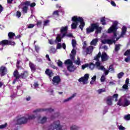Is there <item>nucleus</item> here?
I'll return each mask as SVG.
<instances>
[{"label": "nucleus", "mask_w": 130, "mask_h": 130, "mask_svg": "<svg viewBox=\"0 0 130 130\" xmlns=\"http://www.w3.org/2000/svg\"><path fill=\"white\" fill-rule=\"evenodd\" d=\"M117 22L115 21L113 23V24L111 27H110L107 31V33H113V38L112 40H107V44H113L115 43L117 40L119 39V38H116V30H117ZM116 39V40H114Z\"/></svg>", "instance_id": "nucleus-1"}, {"label": "nucleus", "mask_w": 130, "mask_h": 130, "mask_svg": "<svg viewBox=\"0 0 130 130\" xmlns=\"http://www.w3.org/2000/svg\"><path fill=\"white\" fill-rule=\"evenodd\" d=\"M72 21L74 22L71 24L72 29H77V26H78V23H80L79 25V28L83 31V28L85 26V22H84V19L81 17H78L75 16L72 17Z\"/></svg>", "instance_id": "nucleus-2"}, {"label": "nucleus", "mask_w": 130, "mask_h": 130, "mask_svg": "<svg viewBox=\"0 0 130 130\" xmlns=\"http://www.w3.org/2000/svg\"><path fill=\"white\" fill-rule=\"evenodd\" d=\"M101 57V59L102 61H106V60H108L109 57L107 55V54L105 52H103L101 55V52H99L98 55L94 57V60L99 61V58Z\"/></svg>", "instance_id": "nucleus-3"}, {"label": "nucleus", "mask_w": 130, "mask_h": 130, "mask_svg": "<svg viewBox=\"0 0 130 130\" xmlns=\"http://www.w3.org/2000/svg\"><path fill=\"white\" fill-rule=\"evenodd\" d=\"M117 98H118V94L115 93L113 96H108L107 98V103L108 105H112V101L115 100L116 102L117 101Z\"/></svg>", "instance_id": "nucleus-4"}, {"label": "nucleus", "mask_w": 130, "mask_h": 130, "mask_svg": "<svg viewBox=\"0 0 130 130\" xmlns=\"http://www.w3.org/2000/svg\"><path fill=\"white\" fill-rule=\"evenodd\" d=\"M95 66L98 70H101V71H104V74L105 76H107L109 73V70H106L105 68H104V66H101V63L99 61H96L95 63Z\"/></svg>", "instance_id": "nucleus-5"}, {"label": "nucleus", "mask_w": 130, "mask_h": 130, "mask_svg": "<svg viewBox=\"0 0 130 130\" xmlns=\"http://www.w3.org/2000/svg\"><path fill=\"white\" fill-rule=\"evenodd\" d=\"M124 98V96H122L121 99L119 100L117 105H119V106H123V107H125L126 106H128L130 104V101L125 99L123 102H121V99Z\"/></svg>", "instance_id": "nucleus-6"}, {"label": "nucleus", "mask_w": 130, "mask_h": 130, "mask_svg": "<svg viewBox=\"0 0 130 130\" xmlns=\"http://www.w3.org/2000/svg\"><path fill=\"white\" fill-rule=\"evenodd\" d=\"M51 129H56V130H61V126L59 125V121L55 122L52 125L50 126Z\"/></svg>", "instance_id": "nucleus-7"}, {"label": "nucleus", "mask_w": 130, "mask_h": 130, "mask_svg": "<svg viewBox=\"0 0 130 130\" xmlns=\"http://www.w3.org/2000/svg\"><path fill=\"white\" fill-rule=\"evenodd\" d=\"M16 44L14 42H12L8 40H4L0 42V45L5 46V45H15Z\"/></svg>", "instance_id": "nucleus-8"}, {"label": "nucleus", "mask_w": 130, "mask_h": 130, "mask_svg": "<svg viewBox=\"0 0 130 130\" xmlns=\"http://www.w3.org/2000/svg\"><path fill=\"white\" fill-rule=\"evenodd\" d=\"M88 79H89V74H86L84 77H81L79 79V82H82L83 84H88Z\"/></svg>", "instance_id": "nucleus-9"}, {"label": "nucleus", "mask_w": 130, "mask_h": 130, "mask_svg": "<svg viewBox=\"0 0 130 130\" xmlns=\"http://www.w3.org/2000/svg\"><path fill=\"white\" fill-rule=\"evenodd\" d=\"M96 27H97V26L96 25V23L91 24V26L86 28V33H87V34H89V33L94 32L95 28H96Z\"/></svg>", "instance_id": "nucleus-10"}, {"label": "nucleus", "mask_w": 130, "mask_h": 130, "mask_svg": "<svg viewBox=\"0 0 130 130\" xmlns=\"http://www.w3.org/2000/svg\"><path fill=\"white\" fill-rule=\"evenodd\" d=\"M59 83H60V77L58 76H54L52 79L53 85L56 86V85H58Z\"/></svg>", "instance_id": "nucleus-11"}, {"label": "nucleus", "mask_w": 130, "mask_h": 130, "mask_svg": "<svg viewBox=\"0 0 130 130\" xmlns=\"http://www.w3.org/2000/svg\"><path fill=\"white\" fill-rule=\"evenodd\" d=\"M27 121H28V119L25 118L24 117H22L17 120V124H23L24 123H26Z\"/></svg>", "instance_id": "nucleus-12"}, {"label": "nucleus", "mask_w": 130, "mask_h": 130, "mask_svg": "<svg viewBox=\"0 0 130 130\" xmlns=\"http://www.w3.org/2000/svg\"><path fill=\"white\" fill-rule=\"evenodd\" d=\"M67 33H68V26H63L61 27L60 34L63 36H67Z\"/></svg>", "instance_id": "nucleus-13"}, {"label": "nucleus", "mask_w": 130, "mask_h": 130, "mask_svg": "<svg viewBox=\"0 0 130 130\" xmlns=\"http://www.w3.org/2000/svg\"><path fill=\"white\" fill-rule=\"evenodd\" d=\"M128 84H129V79L126 78L125 83L122 86L123 89L124 90H128Z\"/></svg>", "instance_id": "nucleus-14"}, {"label": "nucleus", "mask_w": 130, "mask_h": 130, "mask_svg": "<svg viewBox=\"0 0 130 130\" xmlns=\"http://www.w3.org/2000/svg\"><path fill=\"white\" fill-rule=\"evenodd\" d=\"M94 47L93 46H90L86 48V53L87 54H91L93 52Z\"/></svg>", "instance_id": "nucleus-15"}, {"label": "nucleus", "mask_w": 130, "mask_h": 130, "mask_svg": "<svg viewBox=\"0 0 130 130\" xmlns=\"http://www.w3.org/2000/svg\"><path fill=\"white\" fill-rule=\"evenodd\" d=\"M6 73H7V68L5 67H1L0 68V74L1 76H5Z\"/></svg>", "instance_id": "nucleus-16"}, {"label": "nucleus", "mask_w": 130, "mask_h": 130, "mask_svg": "<svg viewBox=\"0 0 130 130\" xmlns=\"http://www.w3.org/2000/svg\"><path fill=\"white\" fill-rule=\"evenodd\" d=\"M63 37H64V36H62L60 34L57 35L56 39L55 40V42H60L61 41L62 38H63Z\"/></svg>", "instance_id": "nucleus-17"}, {"label": "nucleus", "mask_w": 130, "mask_h": 130, "mask_svg": "<svg viewBox=\"0 0 130 130\" xmlns=\"http://www.w3.org/2000/svg\"><path fill=\"white\" fill-rule=\"evenodd\" d=\"M13 76L16 78V80H18V79H20L21 78V75L19 74V72H18V70H15L13 73Z\"/></svg>", "instance_id": "nucleus-18"}, {"label": "nucleus", "mask_w": 130, "mask_h": 130, "mask_svg": "<svg viewBox=\"0 0 130 130\" xmlns=\"http://www.w3.org/2000/svg\"><path fill=\"white\" fill-rule=\"evenodd\" d=\"M29 68H30L31 72H35L36 71V65L34 64L33 63L30 62L29 63Z\"/></svg>", "instance_id": "nucleus-19"}, {"label": "nucleus", "mask_w": 130, "mask_h": 130, "mask_svg": "<svg viewBox=\"0 0 130 130\" xmlns=\"http://www.w3.org/2000/svg\"><path fill=\"white\" fill-rule=\"evenodd\" d=\"M67 69L69 72H74L77 69V67L76 66H74L72 65L68 66L67 67Z\"/></svg>", "instance_id": "nucleus-20"}, {"label": "nucleus", "mask_w": 130, "mask_h": 130, "mask_svg": "<svg viewBox=\"0 0 130 130\" xmlns=\"http://www.w3.org/2000/svg\"><path fill=\"white\" fill-rule=\"evenodd\" d=\"M126 32V27L123 26L122 28V31L120 36V38L123 37L124 35H125V32Z\"/></svg>", "instance_id": "nucleus-21"}, {"label": "nucleus", "mask_w": 130, "mask_h": 130, "mask_svg": "<svg viewBox=\"0 0 130 130\" xmlns=\"http://www.w3.org/2000/svg\"><path fill=\"white\" fill-rule=\"evenodd\" d=\"M76 50L73 49L72 50L71 53L70 54V57L71 59H74V58H75V56H76Z\"/></svg>", "instance_id": "nucleus-22"}, {"label": "nucleus", "mask_w": 130, "mask_h": 130, "mask_svg": "<svg viewBox=\"0 0 130 130\" xmlns=\"http://www.w3.org/2000/svg\"><path fill=\"white\" fill-rule=\"evenodd\" d=\"M98 42V38H95L93 39L91 42H90V45L93 46H96L97 45V43Z\"/></svg>", "instance_id": "nucleus-23"}, {"label": "nucleus", "mask_w": 130, "mask_h": 130, "mask_svg": "<svg viewBox=\"0 0 130 130\" xmlns=\"http://www.w3.org/2000/svg\"><path fill=\"white\" fill-rule=\"evenodd\" d=\"M8 37L9 39H15L14 37H16V34L13 32H10L8 34Z\"/></svg>", "instance_id": "nucleus-24"}, {"label": "nucleus", "mask_w": 130, "mask_h": 130, "mask_svg": "<svg viewBox=\"0 0 130 130\" xmlns=\"http://www.w3.org/2000/svg\"><path fill=\"white\" fill-rule=\"evenodd\" d=\"M45 73L50 77L53 76V73H52V71H50L49 69H47L45 71Z\"/></svg>", "instance_id": "nucleus-25"}, {"label": "nucleus", "mask_w": 130, "mask_h": 130, "mask_svg": "<svg viewBox=\"0 0 130 130\" xmlns=\"http://www.w3.org/2000/svg\"><path fill=\"white\" fill-rule=\"evenodd\" d=\"M95 25L96 26V27H94V29L96 30V33H101V30H102V27H99V25L98 24H95Z\"/></svg>", "instance_id": "nucleus-26"}, {"label": "nucleus", "mask_w": 130, "mask_h": 130, "mask_svg": "<svg viewBox=\"0 0 130 130\" xmlns=\"http://www.w3.org/2000/svg\"><path fill=\"white\" fill-rule=\"evenodd\" d=\"M26 77H28V72L27 71H24L20 75V78H22V79H25Z\"/></svg>", "instance_id": "nucleus-27"}, {"label": "nucleus", "mask_w": 130, "mask_h": 130, "mask_svg": "<svg viewBox=\"0 0 130 130\" xmlns=\"http://www.w3.org/2000/svg\"><path fill=\"white\" fill-rule=\"evenodd\" d=\"M65 64H68V66H73V61L71 59H68L64 62Z\"/></svg>", "instance_id": "nucleus-28"}, {"label": "nucleus", "mask_w": 130, "mask_h": 130, "mask_svg": "<svg viewBox=\"0 0 130 130\" xmlns=\"http://www.w3.org/2000/svg\"><path fill=\"white\" fill-rule=\"evenodd\" d=\"M88 67L90 70H94L95 67L96 68H97V67L96 66V64H94L93 63H89Z\"/></svg>", "instance_id": "nucleus-29"}, {"label": "nucleus", "mask_w": 130, "mask_h": 130, "mask_svg": "<svg viewBox=\"0 0 130 130\" xmlns=\"http://www.w3.org/2000/svg\"><path fill=\"white\" fill-rule=\"evenodd\" d=\"M59 10H56L54 11L53 13V17H58V16H59Z\"/></svg>", "instance_id": "nucleus-30"}, {"label": "nucleus", "mask_w": 130, "mask_h": 130, "mask_svg": "<svg viewBox=\"0 0 130 130\" xmlns=\"http://www.w3.org/2000/svg\"><path fill=\"white\" fill-rule=\"evenodd\" d=\"M28 11V7L24 6L22 8V12L23 14H27Z\"/></svg>", "instance_id": "nucleus-31"}, {"label": "nucleus", "mask_w": 130, "mask_h": 130, "mask_svg": "<svg viewBox=\"0 0 130 130\" xmlns=\"http://www.w3.org/2000/svg\"><path fill=\"white\" fill-rule=\"evenodd\" d=\"M120 44H118L115 46V51H118L120 49Z\"/></svg>", "instance_id": "nucleus-32"}, {"label": "nucleus", "mask_w": 130, "mask_h": 130, "mask_svg": "<svg viewBox=\"0 0 130 130\" xmlns=\"http://www.w3.org/2000/svg\"><path fill=\"white\" fill-rule=\"evenodd\" d=\"M72 44L73 48H75L76 47V46L77 45V41L75 40H72Z\"/></svg>", "instance_id": "nucleus-33"}, {"label": "nucleus", "mask_w": 130, "mask_h": 130, "mask_svg": "<svg viewBox=\"0 0 130 130\" xmlns=\"http://www.w3.org/2000/svg\"><path fill=\"white\" fill-rule=\"evenodd\" d=\"M50 53H55L56 52V49L53 47H51L50 50Z\"/></svg>", "instance_id": "nucleus-34"}, {"label": "nucleus", "mask_w": 130, "mask_h": 130, "mask_svg": "<svg viewBox=\"0 0 130 130\" xmlns=\"http://www.w3.org/2000/svg\"><path fill=\"white\" fill-rule=\"evenodd\" d=\"M74 62L76 64H77V66H80V64H81V60L80 59V58L78 57L77 60L75 61Z\"/></svg>", "instance_id": "nucleus-35"}, {"label": "nucleus", "mask_w": 130, "mask_h": 130, "mask_svg": "<svg viewBox=\"0 0 130 130\" xmlns=\"http://www.w3.org/2000/svg\"><path fill=\"white\" fill-rule=\"evenodd\" d=\"M57 64L58 67H60V68L62 67V62H61V61H60V60H58L57 61Z\"/></svg>", "instance_id": "nucleus-36"}, {"label": "nucleus", "mask_w": 130, "mask_h": 130, "mask_svg": "<svg viewBox=\"0 0 130 130\" xmlns=\"http://www.w3.org/2000/svg\"><path fill=\"white\" fill-rule=\"evenodd\" d=\"M105 80H106V78L105 77V75H102L101 78V83H103L105 82Z\"/></svg>", "instance_id": "nucleus-37"}, {"label": "nucleus", "mask_w": 130, "mask_h": 130, "mask_svg": "<svg viewBox=\"0 0 130 130\" xmlns=\"http://www.w3.org/2000/svg\"><path fill=\"white\" fill-rule=\"evenodd\" d=\"M124 118L125 120H130V114L125 115Z\"/></svg>", "instance_id": "nucleus-38"}, {"label": "nucleus", "mask_w": 130, "mask_h": 130, "mask_svg": "<svg viewBox=\"0 0 130 130\" xmlns=\"http://www.w3.org/2000/svg\"><path fill=\"white\" fill-rule=\"evenodd\" d=\"M22 5H23V6H26L27 7H28V6H30V2L25 1L22 3Z\"/></svg>", "instance_id": "nucleus-39"}, {"label": "nucleus", "mask_w": 130, "mask_h": 130, "mask_svg": "<svg viewBox=\"0 0 130 130\" xmlns=\"http://www.w3.org/2000/svg\"><path fill=\"white\" fill-rule=\"evenodd\" d=\"M123 75H124V73L123 72H120L118 74V79H121V78H122L123 77Z\"/></svg>", "instance_id": "nucleus-40"}, {"label": "nucleus", "mask_w": 130, "mask_h": 130, "mask_svg": "<svg viewBox=\"0 0 130 130\" xmlns=\"http://www.w3.org/2000/svg\"><path fill=\"white\" fill-rule=\"evenodd\" d=\"M21 15L22 13H21V12H20L19 11H17L16 12V17H17V18H20Z\"/></svg>", "instance_id": "nucleus-41"}, {"label": "nucleus", "mask_w": 130, "mask_h": 130, "mask_svg": "<svg viewBox=\"0 0 130 130\" xmlns=\"http://www.w3.org/2000/svg\"><path fill=\"white\" fill-rule=\"evenodd\" d=\"M88 67H89V63H85L82 66V69L85 70V69H86V68H88Z\"/></svg>", "instance_id": "nucleus-42"}, {"label": "nucleus", "mask_w": 130, "mask_h": 130, "mask_svg": "<svg viewBox=\"0 0 130 130\" xmlns=\"http://www.w3.org/2000/svg\"><path fill=\"white\" fill-rule=\"evenodd\" d=\"M35 24H29L27 25V28L28 29H31V28H34Z\"/></svg>", "instance_id": "nucleus-43"}, {"label": "nucleus", "mask_w": 130, "mask_h": 130, "mask_svg": "<svg viewBox=\"0 0 130 130\" xmlns=\"http://www.w3.org/2000/svg\"><path fill=\"white\" fill-rule=\"evenodd\" d=\"M101 23H102L103 25H105L106 23H105V18L104 17H103L101 18Z\"/></svg>", "instance_id": "nucleus-44"}, {"label": "nucleus", "mask_w": 130, "mask_h": 130, "mask_svg": "<svg viewBox=\"0 0 130 130\" xmlns=\"http://www.w3.org/2000/svg\"><path fill=\"white\" fill-rule=\"evenodd\" d=\"M75 96H76V93L74 94L72 96L68 98L67 100H65L64 102H67V101H70V100H71V99H72V98H74Z\"/></svg>", "instance_id": "nucleus-45"}, {"label": "nucleus", "mask_w": 130, "mask_h": 130, "mask_svg": "<svg viewBox=\"0 0 130 130\" xmlns=\"http://www.w3.org/2000/svg\"><path fill=\"white\" fill-rule=\"evenodd\" d=\"M102 92H105V88L100 89L98 90V92L99 94H101V93H102Z\"/></svg>", "instance_id": "nucleus-46"}, {"label": "nucleus", "mask_w": 130, "mask_h": 130, "mask_svg": "<svg viewBox=\"0 0 130 130\" xmlns=\"http://www.w3.org/2000/svg\"><path fill=\"white\" fill-rule=\"evenodd\" d=\"M46 121V117H44L41 120L40 123H44V122H45Z\"/></svg>", "instance_id": "nucleus-47"}, {"label": "nucleus", "mask_w": 130, "mask_h": 130, "mask_svg": "<svg viewBox=\"0 0 130 130\" xmlns=\"http://www.w3.org/2000/svg\"><path fill=\"white\" fill-rule=\"evenodd\" d=\"M61 48V43H58L57 44L56 49H60Z\"/></svg>", "instance_id": "nucleus-48"}, {"label": "nucleus", "mask_w": 130, "mask_h": 130, "mask_svg": "<svg viewBox=\"0 0 130 130\" xmlns=\"http://www.w3.org/2000/svg\"><path fill=\"white\" fill-rule=\"evenodd\" d=\"M49 23V20H46L44 21V26H47Z\"/></svg>", "instance_id": "nucleus-49"}, {"label": "nucleus", "mask_w": 130, "mask_h": 130, "mask_svg": "<svg viewBox=\"0 0 130 130\" xmlns=\"http://www.w3.org/2000/svg\"><path fill=\"white\" fill-rule=\"evenodd\" d=\"M130 54V50H127L124 53V55H129Z\"/></svg>", "instance_id": "nucleus-50"}, {"label": "nucleus", "mask_w": 130, "mask_h": 130, "mask_svg": "<svg viewBox=\"0 0 130 130\" xmlns=\"http://www.w3.org/2000/svg\"><path fill=\"white\" fill-rule=\"evenodd\" d=\"M71 130H75V129H78V127L76 125L72 126L71 127Z\"/></svg>", "instance_id": "nucleus-51"}, {"label": "nucleus", "mask_w": 130, "mask_h": 130, "mask_svg": "<svg viewBox=\"0 0 130 130\" xmlns=\"http://www.w3.org/2000/svg\"><path fill=\"white\" fill-rule=\"evenodd\" d=\"M35 49L37 52H39V50L40 49V48H39V46H35Z\"/></svg>", "instance_id": "nucleus-52"}, {"label": "nucleus", "mask_w": 130, "mask_h": 130, "mask_svg": "<svg viewBox=\"0 0 130 130\" xmlns=\"http://www.w3.org/2000/svg\"><path fill=\"white\" fill-rule=\"evenodd\" d=\"M129 56L126 58H125V61H126V62H128L130 60V54H129Z\"/></svg>", "instance_id": "nucleus-53"}, {"label": "nucleus", "mask_w": 130, "mask_h": 130, "mask_svg": "<svg viewBox=\"0 0 130 130\" xmlns=\"http://www.w3.org/2000/svg\"><path fill=\"white\" fill-rule=\"evenodd\" d=\"M29 6L30 8H33V7H35V6H36V3H32L31 4L30 3Z\"/></svg>", "instance_id": "nucleus-54"}, {"label": "nucleus", "mask_w": 130, "mask_h": 130, "mask_svg": "<svg viewBox=\"0 0 130 130\" xmlns=\"http://www.w3.org/2000/svg\"><path fill=\"white\" fill-rule=\"evenodd\" d=\"M102 43H103V44H107V40H102Z\"/></svg>", "instance_id": "nucleus-55"}, {"label": "nucleus", "mask_w": 130, "mask_h": 130, "mask_svg": "<svg viewBox=\"0 0 130 130\" xmlns=\"http://www.w3.org/2000/svg\"><path fill=\"white\" fill-rule=\"evenodd\" d=\"M109 71H110L111 72H112V71H114L113 66L112 65L110 66L109 68Z\"/></svg>", "instance_id": "nucleus-56"}, {"label": "nucleus", "mask_w": 130, "mask_h": 130, "mask_svg": "<svg viewBox=\"0 0 130 130\" xmlns=\"http://www.w3.org/2000/svg\"><path fill=\"white\" fill-rule=\"evenodd\" d=\"M41 24H42V22H41V21H37V25L38 26H41Z\"/></svg>", "instance_id": "nucleus-57"}, {"label": "nucleus", "mask_w": 130, "mask_h": 130, "mask_svg": "<svg viewBox=\"0 0 130 130\" xmlns=\"http://www.w3.org/2000/svg\"><path fill=\"white\" fill-rule=\"evenodd\" d=\"M7 126V123L0 125V128H5Z\"/></svg>", "instance_id": "nucleus-58"}, {"label": "nucleus", "mask_w": 130, "mask_h": 130, "mask_svg": "<svg viewBox=\"0 0 130 130\" xmlns=\"http://www.w3.org/2000/svg\"><path fill=\"white\" fill-rule=\"evenodd\" d=\"M118 128H119V129H120V130H124V129H125V128H124V127H123V126H122L121 125L119 126Z\"/></svg>", "instance_id": "nucleus-59"}, {"label": "nucleus", "mask_w": 130, "mask_h": 130, "mask_svg": "<svg viewBox=\"0 0 130 130\" xmlns=\"http://www.w3.org/2000/svg\"><path fill=\"white\" fill-rule=\"evenodd\" d=\"M46 58H47V60H48V61H51L50 58L49 57V55L47 54L46 55Z\"/></svg>", "instance_id": "nucleus-60"}, {"label": "nucleus", "mask_w": 130, "mask_h": 130, "mask_svg": "<svg viewBox=\"0 0 130 130\" xmlns=\"http://www.w3.org/2000/svg\"><path fill=\"white\" fill-rule=\"evenodd\" d=\"M111 5H112V6L113 7H116V4L114 1H111Z\"/></svg>", "instance_id": "nucleus-61"}, {"label": "nucleus", "mask_w": 130, "mask_h": 130, "mask_svg": "<svg viewBox=\"0 0 130 130\" xmlns=\"http://www.w3.org/2000/svg\"><path fill=\"white\" fill-rule=\"evenodd\" d=\"M86 47H87V44H86V43H84L83 44V49H85V48H86Z\"/></svg>", "instance_id": "nucleus-62"}, {"label": "nucleus", "mask_w": 130, "mask_h": 130, "mask_svg": "<svg viewBox=\"0 0 130 130\" xmlns=\"http://www.w3.org/2000/svg\"><path fill=\"white\" fill-rule=\"evenodd\" d=\"M35 118V117L34 116H29L28 117V119H34Z\"/></svg>", "instance_id": "nucleus-63"}, {"label": "nucleus", "mask_w": 130, "mask_h": 130, "mask_svg": "<svg viewBox=\"0 0 130 130\" xmlns=\"http://www.w3.org/2000/svg\"><path fill=\"white\" fill-rule=\"evenodd\" d=\"M49 42L50 44H51V45L54 44V43L53 41H52V40H49Z\"/></svg>", "instance_id": "nucleus-64"}]
</instances>
